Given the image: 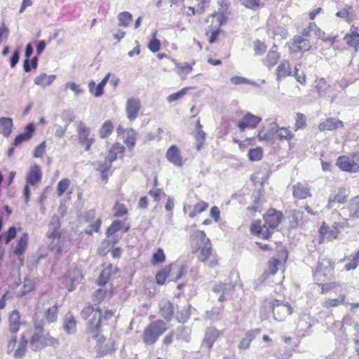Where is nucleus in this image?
I'll return each mask as SVG.
<instances>
[{
	"instance_id": "2",
	"label": "nucleus",
	"mask_w": 359,
	"mask_h": 359,
	"mask_svg": "<svg viewBox=\"0 0 359 359\" xmlns=\"http://www.w3.org/2000/svg\"><path fill=\"white\" fill-rule=\"evenodd\" d=\"M283 217V212L275 208H269L263 215L264 224L260 219L253 221L250 226V231L260 238L268 240L273 231L278 226Z\"/></svg>"
},
{
	"instance_id": "22",
	"label": "nucleus",
	"mask_w": 359,
	"mask_h": 359,
	"mask_svg": "<svg viewBox=\"0 0 359 359\" xmlns=\"http://www.w3.org/2000/svg\"><path fill=\"white\" fill-rule=\"evenodd\" d=\"M344 127V123L342 121L334 117H327L318 124V128L320 132H325L335 130Z\"/></svg>"
},
{
	"instance_id": "52",
	"label": "nucleus",
	"mask_w": 359,
	"mask_h": 359,
	"mask_svg": "<svg viewBox=\"0 0 359 359\" xmlns=\"http://www.w3.org/2000/svg\"><path fill=\"white\" fill-rule=\"evenodd\" d=\"M165 258L166 257L163 250L159 248L153 254L151 259V264L153 266L163 264L165 261Z\"/></svg>"
},
{
	"instance_id": "43",
	"label": "nucleus",
	"mask_w": 359,
	"mask_h": 359,
	"mask_svg": "<svg viewBox=\"0 0 359 359\" xmlns=\"http://www.w3.org/2000/svg\"><path fill=\"white\" fill-rule=\"evenodd\" d=\"M55 75H47L45 73H41L34 79V83L40 86H47L50 85L55 80Z\"/></svg>"
},
{
	"instance_id": "29",
	"label": "nucleus",
	"mask_w": 359,
	"mask_h": 359,
	"mask_svg": "<svg viewBox=\"0 0 359 359\" xmlns=\"http://www.w3.org/2000/svg\"><path fill=\"white\" fill-rule=\"evenodd\" d=\"M42 179V171L39 165H32L26 175V183L34 186L39 183Z\"/></svg>"
},
{
	"instance_id": "19",
	"label": "nucleus",
	"mask_w": 359,
	"mask_h": 359,
	"mask_svg": "<svg viewBox=\"0 0 359 359\" xmlns=\"http://www.w3.org/2000/svg\"><path fill=\"white\" fill-rule=\"evenodd\" d=\"M262 121V118L255 116L251 113H247L242 119L238 123V128L241 131H244L246 128L254 129L257 127Z\"/></svg>"
},
{
	"instance_id": "36",
	"label": "nucleus",
	"mask_w": 359,
	"mask_h": 359,
	"mask_svg": "<svg viewBox=\"0 0 359 359\" xmlns=\"http://www.w3.org/2000/svg\"><path fill=\"white\" fill-rule=\"evenodd\" d=\"M20 315L18 310H13L8 318V331L11 334L17 333L20 327Z\"/></svg>"
},
{
	"instance_id": "7",
	"label": "nucleus",
	"mask_w": 359,
	"mask_h": 359,
	"mask_svg": "<svg viewBox=\"0 0 359 359\" xmlns=\"http://www.w3.org/2000/svg\"><path fill=\"white\" fill-rule=\"evenodd\" d=\"M266 313L271 312L277 321H283L293 312L292 307L288 302H283L276 299H266L261 306Z\"/></svg>"
},
{
	"instance_id": "37",
	"label": "nucleus",
	"mask_w": 359,
	"mask_h": 359,
	"mask_svg": "<svg viewBox=\"0 0 359 359\" xmlns=\"http://www.w3.org/2000/svg\"><path fill=\"white\" fill-rule=\"evenodd\" d=\"M292 74V68L288 60H283L276 70L277 80L287 77Z\"/></svg>"
},
{
	"instance_id": "55",
	"label": "nucleus",
	"mask_w": 359,
	"mask_h": 359,
	"mask_svg": "<svg viewBox=\"0 0 359 359\" xmlns=\"http://www.w3.org/2000/svg\"><path fill=\"white\" fill-rule=\"evenodd\" d=\"M253 48L255 55L257 56H262L266 53L267 50V45L265 41L257 39L253 42Z\"/></svg>"
},
{
	"instance_id": "17",
	"label": "nucleus",
	"mask_w": 359,
	"mask_h": 359,
	"mask_svg": "<svg viewBox=\"0 0 359 359\" xmlns=\"http://www.w3.org/2000/svg\"><path fill=\"white\" fill-rule=\"evenodd\" d=\"M292 194L295 200H305L312 196L311 188L306 183L298 182L292 187Z\"/></svg>"
},
{
	"instance_id": "48",
	"label": "nucleus",
	"mask_w": 359,
	"mask_h": 359,
	"mask_svg": "<svg viewBox=\"0 0 359 359\" xmlns=\"http://www.w3.org/2000/svg\"><path fill=\"white\" fill-rule=\"evenodd\" d=\"M195 61H193L191 63L185 62L182 65H180L177 67V73L182 79H185L187 78V76L193 70V67L195 65Z\"/></svg>"
},
{
	"instance_id": "50",
	"label": "nucleus",
	"mask_w": 359,
	"mask_h": 359,
	"mask_svg": "<svg viewBox=\"0 0 359 359\" xmlns=\"http://www.w3.org/2000/svg\"><path fill=\"white\" fill-rule=\"evenodd\" d=\"M76 328V321L75 317L69 313L64 320V329L69 334L74 332Z\"/></svg>"
},
{
	"instance_id": "63",
	"label": "nucleus",
	"mask_w": 359,
	"mask_h": 359,
	"mask_svg": "<svg viewBox=\"0 0 359 359\" xmlns=\"http://www.w3.org/2000/svg\"><path fill=\"white\" fill-rule=\"evenodd\" d=\"M239 2L245 8L253 11L258 10L262 5L261 0H239Z\"/></svg>"
},
{
	"instance_id": "40",
	"label": "nucleus",
	"mask_w": 359,
	"mask_h": 359,
	"mask_svg": "<svg viewBox=\"0 0 359 359\" xmlns=\"http://www.w3.org/2000/svg\"><path fill=\"white\" fill-rule=\"evenodd\" d=\"M172 264L165 265L156 273L155 279L158 285H162L165 284L167 278L169 276L172 271Z\"/></svg>"
},
{
	"instance_id": "42",
	"label": "nucleus",
	"mask_w": 359,
	"mask_h": 359,
	"mask_svg": "<svg viewBox=\"0 0 359 359\" xmlns=\"http://www.w3.org/2000/svg\"><path fill=\"white\" fill-rule=\"evenodd\" d=\"M114 124L111 121H105L99 129L98 134L100 138L105 139L108 137L114 130Z\"/></svg>"
},
{
	"instance_id": "15",
	"label": "nucleus",
	"mask_w": 359,
	"mask_h": 359,
	"mask_svg": "<svg viewBox=\"0 0 359 359\" xmlns=\"http://www.w3.org/2000/svg\"><path fill=\"white\" fill-rule=\"evenodd\" d=\"M77 133L79 144L84 147L86 151H90L91 146L95 143V139L90 137V128L87 127L83 122L80 121L77 124Z\"/></svg>"
},
{
	"instance_id": "41",
	"label": "nucleus",
	"mask_w": 359,
	"mask_h": 359,
	"mask_svg": "<svg viewBox=\"0 0 359 359\" xmlns=\"http://www.w3.org/2000/svg\"><path fill=\"white\" fill-rule=\"evenodd\" d=\"M112 264H109L104 269H103L100 274L97 283L100 286H103L110 280L112 275Z\"/></svg>"
},
{
	"instance_id": "18",
	"label": "nucleus",
	"mask_w": 359,
	"mask_h": 359,
	"mask_svg": "<svg viewBox=\"0 0 359 359\" xmlns=\"http://www.w3.org/2000/svg\"><path fill=\"white\" fill-rule=\"evenodd\" d=\"M276 142H287L290 147L295 135L289 126H278L274 131Z\"/></svg>"
},
{
	"instance_id": "26",
	"label": "nucleus",
	"mask_w": 359,
	"mask_h": 359,
	"mask_svg": "<svg viewBox=\"0 0 359 359\" xmlns=\"http://www.w3.org/2000/svg\"><path fill=\"white\" fill-rule=\"evenodd\" d=\"M222 335V332L215 327H208L205 332V336L203 339V345L208 349H211L215 341Z\"/></svg>"
},
{
	"instance_id": "38",
	"label": "nucleus",
	"mask_w": 359,
	"mask_h": 359,
	"mask_svg": "<svg viewBox=\"0 0 359 359\" xmlns=\"http://www.w3.org/2000/svg\"><path fill=\"white\" fill-rule=\"evenodd\" d=\"M13 128V123L11 118H0V134L6 137H8L12 133Z\"/></svg>"
},
{
	"instance_id": "21",
	"label": "nucleus",
	"mask_w": 359,
	"mask_h": 359,
	"mask_svg": "<svg viewBox=\"0 0 359 359\" xmlns=\"http://www.w3.org/2000/svg\"><path fill=\"white\" fill-rule=\"evenodd\" d=\"M359 28L352 25L350 32L345 34L344 39L348 48L353 49L355 52L359 51Z\"/></svg>"
},
{
	"instance_id": "1",
	"label": "nucleus",
	"mask_w": 359,
	"mask_h": 359,
	"mask_svg": "<svg viewBox=\"0 0 359 359\" xmlns=\"http://www.w3.org/2000/svg\"><path fill=\"white\" fill-rule=\"evenodd\" d=\"M113 290L97 289L93 294L94 304H88L81 311V316L84 320H88L87 330L88 332L97 334L103 321L111 319L115 314V311L106 308L103 311L100 304L105 299H110L113 294Z\"/></svg>"
},
{
	"instance_id": "28",
	"label": "nucleus",
	"mask_w": 359,
	"mask_h": 359,
	"mask_svg": "<svg viewBox=\"0 0 359 359\" xmlns=\"http://www.w3.org/2000/svg\"><path fill=\"white\" fill-rule=\"evenodd\" d=\"M349 191L345 187H340L337 191L330 196L328 203L330 205L335 204L342 205L347 202L349 196Z\"/></svg>"
},
{
	"instance_id": "44",
	"label": "nucleus",
	"mask_w": 359,
	"mask_h": 359,
	"mask_svg": "<svg viewBox=\"0 0 359 359\" xmlns=\"http://www.w3.org/2000/svg\"><path fill=\"white\" fill-rule=\"evenodd\" d=\"M307 127V117L301 112H297L294 116V130L297 131L304 130Z\"/></svg>"
},
{
	"instance_id": "14",
	"label": "nucleus",
	"mask_w": 359,
	"mask_h": 359,
	"mask_svg": "<svg viewBox=\"0 0 359 359\" xmlns=\"http://www.w3.org/2000/svg\"><path fill=\"white\" fill-rule=\"evenodd\" d=\"M101 330V329L100 330ZM97 334L91 333L93 335V337H97V344L95 346L97 356L99 358L104 357L107 354H111L114 352V341L111 339H107L104 336L98 337V333ZM90 334V332H89Z\"/></svg>"
},
{
	"instance_id": "56",
	"label": "nucleus",
	"mask_w": 359,
	"mask_h": 359,
	"mask_svg": "<svg viewBox=\"0 0 359 359\" xmlns=\"http://www.w3.org/2000/svg\"><path fill=\"white\" fill-rule=\"evenodd\" d=\"M263 157V149L260 147L250 149L248 153V158L250 161H259Z\"/></svg>"
},
{
	"instance_id": "58",
	"label": "nucleus",
	"mask_w": 359,
	"mask_h": 359,
	"mask_svg": "<svg viewBox=\"0 0 359 359\" xmlns=\"http://www.w3.org/2000/svg\"><path fill=\"white\" fill-rule=\"evenodd\" d=\"M132 15L128 11H123L118 15V26L128 27L132 22Z\"/></svg>"
},
{
	"instance_id": "31",
	"label": "nucleus",
	"mask_w": 359,
	"mask_h": 359,
	"mask_svg": "<svg viewBox=\"0 0 359 359\" xmlns=\"http://www.w3.org/2000/svg\"><path fill=\"white\" fill-rule=\"evenodd\" d=\"M34 130H35V126H34V123H30L27 124L25 128V131L22 133L19 134L15 137V138L13 142V145L14 147H16V146L21 144L22 143H23L25 142H27L28 140H29L31 139L33 133H34Z\"/></svg>"
},
{
	"instance_id": "49",
	"label": "nucleus",
	"mask_w": 359,
	"mask_h": 359,
	"mask_svg": "<svg viewBox=\"0 0 359 359\" xmlns=\"http://www.w3.org/2000/svg\"><path fill=\"white\" fill-rule=\"evenodd\" d=\"M348 262L345 265L346 271L353 270L359 265V250L353 254H351L346 259Z\"/></svg>"
},
{
	"instance_id": "3",
	"label": "nucleus",
	"mask_w": 359,
	"mask_h": 359,
	"mask_svg": "<svg viewBox=\"0 0 359 359\" xmlns=\"http://www.w3.org/2000/svg\"><path fill=\"white\" fill-rule=\"evenodd\" d=\"M190 243L193 253L200 250L198 259L201 262H206L210 267L217 265L218 260L213 255L210 240L207 237L204 231H196L190 236Z\"/></svg>"
},
{
	"instance_id": "4",
	"label": "nucleus",
	"mask_w": 359,
	"mask_h": 359,
	"mask_svg": "<svg viewBox=\"0 0 359 359\" xmlns=\"http://www.w3.org/2000/svg\"><path fill=\"white\" fill-rule=\"evenodd\" d=\"M59 344L58 339L51 336L49 332L45 334L42 321L34 322V330L29 339V348L32 351L38 352L48 346L55 348Z\"/></svg>"
},
{
	"instance_id": "34",
	"label": "nucleus",
	"mask_w": 359,
	"mask_h": 359,
	"mask_svg": "<svg viewBox=\"0 0 359 359\" xmlns=\"http://www.w3.org/2000/svg\"><path fill=\"white\" fill-rule=\"evenodd\" d=\"M348 215L351 219H359V196L351 198L346 207Z\"/></svg>"
},
{
	"instance_id": "33",
	"label": "nucleus",
	"mask_w": 359,
	"mask_h": 359,
	"mask_svg": "<svg viewBox=\"0 0 359 359\" xmlns=\"http://www.w3.org/2000/svg\"><path fill=\"white\" fill-rule=\"evenodd\" d=\"M346 295L345 294H341L338 297L336 298H326L322 303L323 308L330 309L334 307H338L341 305H348L346 302Z\"/></svg>"
},
{
	"instance_id": "32",
	"label": "nucleus",
	"mask_w": 359,
	"mask_h": 359,
	"mask_svg": "<svg viewBox=\"0 0 359 359\" xmlns=\"http://www.w3.org/2000/svg\"><path fill=\"white\" fill-rule=\"evenodd\" d=\"M110 74H107L97 85L93 81L88 83L89 91L95 97H100L104 93V88L109 79Z\"/></svg>"
},
{
	"instance_id": "23",
	"label": "nucleus",
	"mask_w": 359,
	"mask_h": 359,
	"mask_svg": "<svg viewBox=\"0 0 359 359\" xmlns=\"http://www.w3.org/2000/svg\"><path fill=\"white\" fill-rule=\"evenodd\" d=\"M141 109L140 100L137 98H130L127 100L126 111L128 118L133 121L137 118Z\"/></svg>"
},
{
	"instance_id": "61",
	"label": "nucleus",
	"mask_w": 359,
	"mask_h": 359,
	"mask_svg": "<svg viewBox=\"0 0 359 359\" xmlns=\"http://www.w3.org/2000/svg\"><path fill=\"white\" fill-rule=\"evenodd\" d=\"M194 88L191 86L184 87L182 88L178 92L170 94L168 96L167 100L168 102H172L182 98L189 90L193 89Z\"/></svg>"
},
{
	"instance_id": "9",
	"label": "nucleus",
	"mask_w": 359,
	"mask_h": 359,
	"mask_svg": "<svg viewBox=\"0 0 359 359\" xmlns=\"http://www.w3.org/2000/svg\"><path fill=\"white\" fill-rule=\"evenodd\" d=\"M168 330V327L165 320H153L144 327L142 334V341L145 345H154Z\"/></svg>"
},
{
	"instance_id": "5",
	"label": "nucleus",
	"mask_w": 359,
	"mask_h": 359,
	"mask_svg": "<svg viewBox=\"0 0 359 359\" xmlns=\"http://www.w3.org/2000/svg\"><path fill=\"white\" fill-rule=\"evenodd\" d=\"M125 151L126 149L123 144L115 142L108 149L105 160L97 163L95 170L100 173L101 180L104 184L108 183L111 174L112 163L118 158H122Z\"/></svg>"
},
{
	"instance_id": "13",
	"label": "nucleus",
	"mask_w": 359,
	"mask_h": 359,
	"mask_svg": "<svg viewBox=\"0 0 359 359\" xmlns=\"http://www.w3.org/2000/svg\"><path fill=\"white\" fill-rule=\"evenodd\" d=\"M334 262L330 259L320 258L313 273L315 280L318 283H323L332 278L334 276Z\"/></svg>"
},
{
	"instance_id": "60",
	"label": "nucleus",
	"mask_w": 359,
	"mask_h": 359,
	"mask_svg": "<svg viewBox=\"0 0 359 359\" xmlns=\"http://www.w3.org/2000/svg\"><path fill=\"white\" fill-rule=\"evenodd\" d=\"M318 285L320 287L321 294H327L334 290L337 287L340 286V283L337 281L330 282L327 283H318Z\"/></svg>"
},
{
	"instance_id": "51",
	"label": "nucleus",
	"mask_w": 359,
	"mask_h": 359,
	"mask_svg": "<svg viewBox=\"0 0 359 359\" xmlns=\"http://www.w3.org/2000/svg\"><path fill=\"white\" fill-rule=\"evenodd\" d=\"M208 207V203L200 201L194 205L193 210L189 214V217L190 218H194L197 215L206 211Z\"/></svg>"
},
{
	"instance_id": "54",
	"label": "nucleus",
	"mask_w": 359,
	"mask_h": 359,
	"mask_svg": "<svg viewBox=\"0 0 359 359\" xmlns=\"http://www.w3.org/2000/svg\"><path fill=\"white\" fill-rule=\"evenodd\" d=\"M59 306L55 304L54 306L48 308L44 315L46 320L48 323H54L57 320Z\"/></svg>"
},
{
	"instance_id": "53",
	"label": "nucleus",
	"mask_w": 359,
	"mask_h": 359,
	"mask_svg": "<svg viewBox=\"0 0 359 359\" xmlns=\"http://www.w3.org/2000/svg\"><path fill=\"white\" fill-rule=\"evenodd\" d=\"M190 315L191 313L189 308L183 307L180 309L177 307L176 309L175 318L179 323H184L187 322L189 320Z\"/></svg>"
},
{
	"instance_id": "20",
	"label": "nucleus",
	"mask_w": 359,
	"mask_h": 359,
	"mask_svg": "<svg viewBox=\"0 0 359 359\" xmlns=\"http://www.w3.org/2000/svg\"><path fill=\"white\" fill-rule=\"evenodd\" d=\"M212 290L219 294L218 300L220 302H224L232 297L234 288L229 284L219 283L213 286Z\"/></svg>"
},
{
	"instance_id": "47",
	"label": "nucleus",
	"mask_w": 359,
	"mask_h": 359,
	"mask_svg": "<svg viewBox=\"0 0 359 359\" xmlns=\"http://www.w3.org/2000/svg\"><path fill=\"white\" fill-rule=\"evenodd\" d=\"M113 216L116 218L124 217L128 215L127 206L118 201L116 202L112 208Z\"/></svg>"
},
{
	"instance_id": "57",
	"label": "nucleus",
	"mask_w": 359,
	"mask_h": 359,
	"mask_svg": "<svg viewBox=\"0 0 359 359\" xmlns=\"http://www.w3.org/2000/svg\"><path fill=\"white\" fill-rule=\"evenodd\" d=\"M194 137L195 140L196 149L197 151H201L205 143L206 134L205 132H194Z\"/></svg>"
},
{
	"instance_id": "59",
	"label": "nucleus",
	"mask_w": 359,
	"mask_h": 359,
	"mask_svg": "<svg viewBox=\"0 0 359 359\" xmlns=\"http://www.w3.org/2000/svg\"><path fill=\"white\" fill-rule=\"evenodd\" d=\"M71 181L69 178H63L57 184V195L62 196L69 188Z\"/></svg>"
},
{
	"instance_id": "64",
	"label": "nucleus",
	"mask_w": 359,
	"mask_h": 359,
	"mask_svg": "<svg viewBox=\"0 0 359 359\" xmlns=\"http://www.w3.org/2000/svg\"><path fill=\"white\" fill-rule=\"evenodd\" d=\"M157 31L152 34L153 39L149 41L148 48L153 53L158 52L161 48V41L156 39Z\"/></svg>"
},
{
	"instance_id": "35",
	"label": "nucleus",
	"mask_w": 359,
	"mask_h": 359,
	"mask_svg": "<svg viewBox=\"0 0 359 359\" xmlns=\"http://www.w3.org/2000/svg\"><path fill=\"white\" fill-rule=\"evenodd\" d=\"M29 241V235L27 232H25L18 239L17 244L14 249V254L18 256L20 259L21 257L24 255L27 250Z\"/></svg>"
},
{
	"instance_id": "12",
	"label": "nucleus",
	"mask_w": 359,
	"mask_h": 359,
	"mask_svg": "<svg viewBox=\"0 0 359 359\" xmlns=\"http://www.w3.org/2000/svg\"><path fill=\"white\" fill-rule=\"evenodd\" d=\"M336 165L343 172L348 173L359 172V150L337 157Z\"/></svg>"
},
{
	"instance_id": "8",
	"label": "nucleus",
	"mask_w": 359,
	"mask_h": 359,
	"mask_svg": "<svg viewBox=\"0 0 359 359\" xmlns=\"http://www.w3.org/2000/svg\"><path fill=\"white\" fill-rule=\"evenodd\" d=\"M227 21V17L223 13L214 12L210 14L206 22L210 23L205 34L208 36V43L212 44L219 40L220 36L224 33L222 26Z\"/></svg>"
},
{
	"instance_id": "27",
	"label": "nucleus",
	"mask_w": 359,
	"mask_h": 359,
	"mask_svg": "<svg viewBox=\"0 0 359 359\" xmlns=\"http://www.w3.org/2000/svg\"><path fill=\"white\" fill-rule=\"evenodd\" d=\"M280 59V53L278 50L277 46L274 44L262 60V63L266 67L272 68L278 64Z\"/></svg>"
},
{
	"instance_id": "39",
	"label": "nucleus",
	"mask_w": 359,
	"mask_h": 359,
	"mask_svg": "<svg viewBox=\"0 0 359 359\" xmlns=\"http://www.w3.org/2000/svg\"><path fill=\"white\" fill-rule=\"evenodd\" d=\"M28 344H29V340L27 339L25 335V334L21 335L20 338V342L18 344V346L14 351L13 357L16 359H20V358H22V357H24L27 352Z\"/></svg>"
},
{
	"instance_id": "25",
	"label": "nucleus",
	"mask_w": 359,
	"mask_h": 359,
	"mask_svg": "<svg viewBox=\"0 0 359 359\" xmlns=\"http://www.w3.org/2000/svg\"><path fill=\"white\" fill-rule=\"evenodd\" d=\"M158 309L161 317L165 320V322H170L172 319L175 308L170 301L167 299L161 301Z\"/></svg>"
},
{
	"instance_id": "16",
	"label": "nucleus",
	"mask_w": 359,
	"mask_h": 359,
	"mask_svg": "<svg viewBox=\"0 0 359 359\" xmlns=\"http://www.w3.org/2000/svg\"><path fill=\"white\" fill-rule=\"evenodd\" d=\"M165 157L168 162L176 167H182L186 161L182 151L176 144L171 145L166 151Z\"/></svg>"
},
{
	"instance_id": "11",
	"label": "nucleus",
	"mask_w": 359,
	"mask_h": 359,
	"mask_svg": "<svg viewBox=\"0 0 359 359\" xmlns=\"http://www.w3.org/2000/svg\"><path fill=\"white\" fill-rule=\"evenodd\" d=\"M346 227V222L339 219L333 221L331 225L323 222L318 230L320 243H322L325 241H330L338 238L341 231Z\"/></svg>"
},
{
	"instance_id": "62",
	"label": "nucleus",
	"mask_w": 359,
	"mask_h": 359,
	"mask_svg": "<svg viewBox=\"0 0 359 359\" xmlns=\"http://www.w3.org/2000/svg\"><path fill=\"white\" fill-rule=\"evenodd\" d=\"M137 133L133 129H130L127 132V136L123 140L128 148H133L136 144Z\"/></svg>"
},
{
	"instance_id": "45",
	"label": "nucleus",
	"mask_w": 359,
	"mask_h": 359,
	"mask_svg": "<svg viewBox=\"0 0 359 359\" xmlns=\"http://www.w3.org/2000/svg\"><path fill=\"white\" fill-rule=\"evenodd\" d=\"M255 335L252 330L248 331L245 337L242 338L238 345V347L240 350H246L250 346V344L254 339Z\"/></svg>"
},
{
	"instance_id": "6",
	"label": "nucleus",
	"mask_w": 359,
	"mask_h": 359,
	"mask_svg": "<svg viewBox=\"0 0 359 359\" xmlns=\"http://www.w3.org/2000/svg\"><path fill=\"white\" fill-rule=\"evenodd\" d=\"M316 27V22H311L299 35L294 36L287 43L290 53H304L312 48L310 41L311 33Z\"/></svg>"
},
{
	"instance_id": "46",
	"label": "nucleus",
	"mask_w": 359,
	"mask_h": 359,
	"mask_svg": "<svg viewBox=\"0 0 359 359\" xmlns=\"http://www.w3.org/2000/svg\"><path fill=\"white\" fill-rule=\"evenodd\" d=\"M257 137L259 141H264L272 144L276 142L274 132H272L271 130H265L262 129L258 132Z\"/></svg>"
},
{
	"instance_id": "10",
	"label": "nucleus",
	"mask_w": 359,
	"mask_h": 359,
	"mask_svg": "<svg viewBox=\"0 0 359 359\" xmlns=\"http://www.w3.org/2000/svg\"><path fill=\"white\" fill-rule=\"evenodd\" d=\"M287 259V252L283 250L280 252L279 257H271L266 264V269L260 276L262 283L269 280L271 276H275L279 270L285 271V264Z\"/></svg>"
},
{
	"instance_id": "30",
	"label": "nucleus",
	"mask_w": 359,
	"mask_h": 359,
	"mask_svg": "<svg viewBox=\"0 0 359 359\" xmlns=\"http://www.w3.org/2000/svg\"><path fill=\"white\" fill-rule=\"evenodd\" d=\"M130 229V225L128 223H126L124 221H121L119 219L114 220L111 224L109 226V227L106 230V236L109 237L110 236H113L116 232L119 231H123V232H128Z\"/></svg>"
},
{
	"instance_id": "24",
	"label": "nucleus",
	"mask_w": 359,
	"mask_h": 359,
	"mask_svg": "<svg viewBox=\"0 0 359 359\" xmlns=\"http://www.w3.org/2000/svg\"><path fill=\"white\" fill-rule=\"evenodd\" d=\"M60 220L58 216L52 217L46 232L48 238L60 239L62 237Z\"/></svg>"
}]
</instances>
